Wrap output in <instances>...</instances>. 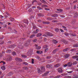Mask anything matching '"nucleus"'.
<instances>
[{
    "instance_id": "nucleus-1",
    "label": "nucleus",
    "mask_w": 78,
    "mask_h": 78,
    "mask_svg": "<svg viewBox=\"0 0 78 78\" xmlns=\"http://www.w3.org/2000/svg\"><path fill=\"white\" fill-rule=\"evenodd\" d=\"M11 60H12V57H11V56L9 55V57L7 59V61H10Z\"/></svg>"
},
{
    "instance_id": "nucleus-2",
    "label": "nucleus",
    "mask_w": 78,
    "mask_h": 78,
    "mask_svg": "<svg viewBox=\"0 0 78 78\" xmlns=\"http://www.w3.org/2000/svg\"><path fill=\"white\" fill-rule=\"evenodd\" d=\"M15 60L16 61H17V62H20V61H22V59H21L17 57L15 58Z\"/></svg>"
},
{
    "instance_id": "nucleus-3",
    "label": "nucleus",
    "mask_w": 78,
    "mask_h": 78,
    "mask_svg": "<svg viewBox=\"0 0 78 78\" xmlns=\"http://www.w3.org/2000/svg\"><path fill=\"white\" fill-rule=\"evenodd\" d=\"M42 23L43 24H44L46 25H48V24H50V22L48 21L45 22V21H43Z\"/></svg>"
},
{
    "instance_id": "nucleus-4",
    "label": "nucleus",
    "mask_w": 78,
    "mask_h": 78,
    "mask_svg": "<svg viewBox=\"0 0 78 78\" xmlns=\"http://www.w3.org/2000/svg\"><path fill=\"white\" fill-rule=\"evenodd\" d=\"M16 46L15 44H12L9 46V47L10 48H14L16 47Z\"/></svg>"
},
{
    "instance_id": "nucleus-5",
    "label": "nucleus",
    "mask_w": 78,
    "mask_h": 78,
    "mask_svg": "<svg viewBox=\"0 0 78 78\" xmlns=\"http://www.w3.org/2000/svg\"><path fill=\"white\" fill-rule=\"evenodd\" d=\"M16 72L15 71H13V72H10L8 74V76H11L12 75L14 74V72Z\"/></svg>"
},
{
    "instance_id": "nucleus-6",
    "label": "nucleus",
    "mask_w": 78,
    "mask_h": 78,
    "mask_svg": "<svg viewBox=\"0 0 78 78\" xmlns=\"http://www.w3.org/2000/svg\"><path fill=\"white\" fill-rule=\"evenodd\" d=\"M70 49V48H66L63 50V51L64 52H66V51H68Z\"/></svg>"
},
{
    "instance_id": "nucleus-7",
    "label": "nucleus",
    "mask_w": 78,
    "mask_h": 78,
    "mask_svg": "<svg viewBox=\"0 0 78 78\" xmlns=\"http://www.w3.org/2000/svg\"><path fill=\"white\" fill-rule=\"evenodd\" d=\"M58 72H59V73H62V69L61 68H58Z\"/></svg>"
},
{
    "instance_id": "nucleus-8",
    "label": "nucleus",
    "mask_w": 78,
    "mask_h": 78,
    "mask_svg": "<svg viewBox=\"0 0 78 78\" xmlns=\"http://www.w3.org/2000/svg\"><path fill=\"white\" fill-rule=\"evenodd\" d=\"M41 2L42 3H44V4H47V2L45 1V0H40Z\"/></svg>"
},
{
    "instance_id": "nucleus-9",
    "label": "nucleus",
    "mask_w": 78,
    "mask_h": 78,
    "mask_svg": "<svg viewBox=\"0 0 78 78\" xmlns=\"http://www.w3.org/2000/svg\"><path fill=\"white\" fill-rule=\"evenodd\" d=\"M70 56V55L69 54H66L64 56V58H66V59H67L69 58Z\"/></svg>"
},
{
    "instance_id": "nucleus-10",
    "label": "nucleus",
    "mask_w": 78,
    "mask_h": 78,
    "mask_svg": "<svg viewBox=\"0 0 78 78\" xmlns=\"http://www.w3.org/2000/svg\"><path fill=\"white\" fill-rule=\"evenodd\" d=\"M18 47L19 48H20V49H23V47L22 46V45L20 44H19L18 46Z\"/></svg>"
},
{
    "instance_id": "nucleus-11",
    "label": "nucleus",
    "mask_w": 78,
    "mask_h": 78,
    "mask_svg": "<svg viewBox=\"0 0 78 78\" xmlns=\"http://www.w3.org/2000/svg\"><path fill=\"white\" fill-rule=\"evenodd\" d=\"M48 73H49V72H47L46 73H44L43 74L42 76H47V75H48Z\"/></svg>"
},
{
    "instance_id": "nucleus-12",
    "label": "nucleus",
    "mask_w": 78,
    "mask_h": 78,
    "mask_svg": "<svg viewBox=\"0 0 78 78\" xmlns=\"http://www.w3.org/2000/svg\"><path fill=\"white\" fill-rule=\"evenodd\" d=\"M47 68H49V69H51L52 68V65H48L46 66Z\"/></svg>"
},
{
    "instance_id": "nucleus-13",
    "label": "nucleus",
    "mask_w": 78,
    "mask_h": 78,
    "mask_svg": "<svg viewBox=\"0 0 78 78\" xmlns=\"http://www.w3.org/2000/svg\"><path fill=\"white\" fill-rule=\"evenodd\" d=\"M73 32H72V33L70 34V36H74V37H75L76 36V34H73Z\"/></svg>"
},
{
    "instance_id": "nucleus-14",
    "label": "nucleus",
    "mask_w": 78,
    "mask_h": 78,
    "mask_svg": "<svg viewBox=\"0 0 78 78\" xmlns=\"http://www.w3.org/2000/svg\"><path fill=\"white\" fill-rule=\"evenodd\" d=\"M28 20H24L23 21V23H26V24H28Z\"/></svg>"
},
{
    "instance_id": "nucleus-15",
    "label": "nucleus",
    "mask_w": 78,
    "mask_h": 78,
    "mask_svg": "<svg viewBox=\"0 0 78 78\" xmlns=\"http://www.w3.org/2000/svg\"><path fill=\"white\" fill-rule=\"evenodd\" d=\"M67 64L68 67H70L72 66V64L70 62H69Z\"/></svg>"
},
{
    "instance_id": "nucleus-16",
    "label": "nucleus",
    "mask_w": 78,
    "mask_h": 78,
    "mask_svg": "<svg viewBox=\"0 0 78 78\" xmlns=\"http://www.w3.org/2000/svg\"><path fill=\"white\" fill-rule=\"evenodd\" d=\"M41 71L44 72H45V68L43 66L41 67Z\"/></svg>"
},
{
    "instance_id": "nucleus-17",
    "label": "nucleus",
    "mask_w": 78,
    "mask_h": 78,
    "mask_svg": "<svg viewBox=\"0 0 78 78\" xmlns=\"http://www.w3.org/2000/svg\"><path fill=\"white\" fill-rule=\"evenodd\" d=\"M35 36H36V34H32L30 36L29 38H33L34 37H35Z\"/></svg>"
},
{
    "instance_id": "nucleus-18",
    "label": "nucleus",
    "mask_w": 78,
    "mask_h": 78,
    "mask_svg": "<svg viewBox=\"0 0 78 78\" xmlns=\"http://www.w3.org/2000/svg\"><path fill=\"white\" fill-rule=\"evenodd\" d=\"M48 35L50 36H53V34L50 32H48Z\"/></svg>"
},
{
    "instance_id": "nucleus-19",
    "label": "nucleus",
    "mask_w": 78,
    "mask_h": 78,
    "mask_svg": "<svg viewBox=\"0 0 78 78\" xmlns=\"http://www.w3.org/2000/svg\"><path fill=\"white\" fill-rule=\"evenodd\" d=\"M63 43H64V44H68V41L65 40H63Z\"/></svg>"
},
{
    "instance_id": "nucleus-20",
    "label": "nucleus",
    "mask_w": 78,
    "mask_h": 78,
    "mask_svg": "<svg viewBox=\"0 0 78 78\" xmlns=\"http://www.w3.org/2000/svg\"><path fill=\"white\" fill-rule=\"evenodd\" d=\"M58 49H55L53 51V53H55L56 52H57V51H58Z\"/></svg>"
},
{
    "instance_id": "nucleus-21",
    "label": "nucleus",
    "mask_w": 78,
    "mask_h": 78,
    "mask_svg": "<svg viewBox=\"0 0 78 78\" xmlns=\"http://www.w3.org/2000/svg\"><path fill=\"white\" fill-rule=\"evenodd\" d=\"M31 54H32V52H31V51L28 52L27 53V55H28L29 56H31Z\"/></svg>"
},
{
    "instance_id": "nucleus-22",
    "label": "nucleus",
    "mask_w": 78,
    "mask_h": 78,
    "mask_svg": "<svg viewBox=\"0 0 78 78\" xmlns=\"http://www.w3.org/2000/svg\"><path fill=\"white\" fill-rule=\"evenodd\" d=\"M73 47H78V44H73Z\"/></svg>"
},
{
    "instance_id": "nucleus-23",
    "label": "nucleus",
    "mask_w": 78,
    "mask_h": 78,
    "mask_svg": "<svg viewBox=\"0 0 78 78\" xmlns=\"http://www.w3.org/2000/svg\"><path fill=\"white\" fill-rule=\"evenodd\" d=\"M9 19L11 22H12V21H14V19L12 17L9 18Z\"/></svg>"
},
{
    "instance_id": "nucleus-24",
    "label": "nucleus",
    "mask_w": 78,
    "mask_h": 78,
    "mask_svg": "<svg viewBox=\"0 0 78 78\" xmlns=\"http://www.w3.org/2000/svg\"><path fill=\"white\" fill-rule=\"evenodd\" d=\"M59 66H60V65L59 64H56L54 66V67H59Z\"/></svg>"
},
{
    "instance_id": "nucleus-25",
    "label": "nucleus",
    "mask_w": 78,
    "mask_h": 78,
    "mask_svg": "<svg viewBox=\"0 0 78 78\" xmlns=\"http://www.w3.org/2000/svg\"><path fill=\"white\" fill-rule=\"evenodd\" d=\"M72 58L73 59H76V58H78V55L74 56H73Z\"/></svg>"
},
{
    "instance_id": "nucleus-26",
    "label": "nucleus",
    "mask_w": 78,
    "mask_h": 78,
    "mask_svg": "<svg viewBox=\"0 0 78 78\" xmlns=\"http://www.w3.org/2000/svg\"><path fill=\"white\" fill-rule=\"evenodd\" d=\"M52 42L54 43V44H57V43H58L57 41L55 40H53Z\"/></svg>"
},
{
    "instance_id": "nucleus-27",
    "label": "nucleus",
    "mask_w": 78,
    "mask_h": 78,
    "mask_svg": "<svg viewBox=\"0 0 78 78\" xmlns=\"http://www.w3.org/2000/svg\"><path fill=\"white\" fill-rule=\"evenodd\" d=\"M37 37H39V36H42V34L41 33H39L38 34H37Z\"/></svg>"
},
{
    "instance_id": "nucleus-28",
    "label": "nucleus",
    "mask_w": 78,
    "mask_h": 78,
    "mask_svg": "<svg viewBox=\"0 0 78 78\" xmlns=\"http://www.w3.org/2000/svg\"><path fill=\"white\" fill-rule=\"evenodd\" d=\"M75 17H76L78 16V13L77 12H75L74 14Z\"/></svg>"
},
{
    "instance_id": "nucleus-29",
    "label": "nucleus",
    "mask_w": 78,
    "mask_h": 78,
    "mask_svg": "<svg viewBox=\"0 0 78 78\" xmlns=\"http://www.w3.org/2000/svg\"><path fill=\"white\" fill-rule=\"evenodd\" d=\"M51 17H58V15H57V14L52 15V16H51Z\"/></svg>"
},
{
    "instance_id": "nucleus-30",
    "label": "nucleus",
    "mask_w": 78,
    "mask_h": 78,
    "mask_svg": "<svg viewBox=\"0 0 78 78\" xmlns=\"http://www.w3.org/2000/svg\"><path fill=\"white\" fill-rule=\"evenodd\" d=\"M59 29L56 28V29H55V32H56V33H58V32H59Z\"/></svg>"
},
{
    "instance_id": "nucleus-31",
    "label": "nucleus",
    "mask_w": 78,
    "mask_h": 78,
    "mask_svg": "<svg viewBox=\"0 0 78 78\" xmlns=\"http://www.w3.org/2000/svg\"><path fill=\"white\" fill-rule=\"evenodd\" d=\"M72 23H75L76 22V20L74 19L72 20Z\"/></svg>"
},
{
    "instance_id": "nucleus-32",
    "label": "nucleus",
    "mask_w": 78,
    "mask_h": 78,
    "mask_svg": "<svg viewBox=\"0 0 78 78\" xmlns=\"http://www.w3.org/2000/svg\"><path fill=\"white\" fill-rule=\"evenodd\" d=\"M7 53L9 54L11 53V50H7Z\"/></svg>"
},
{
    "instance_id": "nucleus-33",
    "label": "nucleus",
    "mask_w": 78,
    "mask_h": 78,
    "mask_svg": "<svg viewBox=\"0 0 78 78\" xmlns=\"http://www.w3.org/2000/svg\"><path fill=\"white\" fill-rule=\"evenodd\" d=\"M25 39H26L25 38H20V41H24V40H25Z\"/></svg>"
},
{
    "instance_id": "nucleus-34",
    "label": "nucleus",
    "mask_w": 78,
    "mask_h": 78,
    "mask_svg": "<svg viewBox=\"0 0 78 78\" xmlns=\"http://www.w3.org/2000/svg\"><path fill=\"white\" fill-rule=\"evenodd\" d=\"M41 7L42 8H46V7H47V5H43L41 6Z\"/></svg>"
},
{
    "instance_id": "nucleus-35",
    "label": "nucleus",
    "mask_w": 78,
    "mask_h": 78,
    "mask_svg": "<svg viewBox=\"0 0 78 78\" xmlns=\"http://www.w3.org/2000/svg\"><path fill=\"white\" fill-rule=\"evenodd\" d=\"M57 11H60V12H62L63 11V10L61 9H57Z\"/></svg>"
},
{
    "instance_id": "nucleus-36",
    "label": "nucleus",
    "mask_w": 78,
    "mask_h": 78,
    "mask_svg": "<svg viewBox=\"0 0 78 78\" xmlns=\"http://www.w3.org/2000/svg\"><path fill=\"white\" fill-rule=\"evenodd\" d=\"M48 48H47L46 49H44V52L46 53V52H47V51H48Z\"/></svg>"
},
{
    "instance_id": "nucleus-37",
    "label": "nucleus",
    "mask_w": 78,
    "mask_h": 78,
    "mask_svg": "<svg viewBox=\"0 0 78 78\" xmlns=\"http://www.w3.org/2000/svg\"><path fill=\"white\" fill-rule=\"evenodd\" d=\"M1 69L2 70H5V66H3L1 67Z\"/></svg>"
},
{
    "instance_id": "nucleus-38",
    "label": "nucleus",
    "mask_w": 78,
    "mask_h": 78,
    "mask_svg": "<svg viewBox=\"0 0 78 78\" xmlns=\"http://www.w3.org/2000/svg\"><path fill=\"white\" fill-rule=\"evenodd\" d=\"M38 16H39L40 17H42V16H43L42 14H41V13H39V14H38Z\"/></svg>"
},
{
    "instance_id": "nucleus-39",
    "label": "nucleus",
    "mask_w": 78,
    "mask_h": 78,
    "mask_svg": "<svg viewBox=\"0 0 78 78\" xmlns=\"http://www.w3.org/2000/svg\"><path fill=\"white\" fill-rule=\"evenodd\" d=\"M36 46V47H37V49H41V46H39L38 47L37 45V44H35Z\"/></svg>"
},
{
    "instance_id": "nucleus-40",
    "label": "nucleus",
    "mask_w": 78,
    "mask_h": 78,
    "mask_svg": "<svg viewBox=\"0 0 78 78\" xmlns=\"http://www.w3.org/2000/svg\"><path fill=\"white\" fill-rule=\"evenodd\" d=\"M37 31H39V30L38 29H36V31L34 32V34H36L37 33H38Z\"/></svg>"
},
{
    "instance_id": "nucleus-41",
    "label": "nucleus",
    "mask_w": 78,
    "mask_h": 78,
    "mask_svg": "<svg viewBox=\"0 0 78 78\" xmlns=\"http://www.w3.org/2000/svg\"><path fill=\"white\" fill-rule=\"evenodd\" d=\"M65 35L66 36H69V34L67 32L65 33Z\"/></svg>"
},
{
    "instance_id": "nucleus-42",
    "label": "nucleus",
    "mask_w": 78,
    "mask_h": 78,
    "mask_svg": "<svg viewBox=\"0 0 78 78\" xmlns=\"http://www.w3.org/2000/svg\"><path fill=\"white\" fill-rule=\"evenodd\" d=\"M71 51H72V52H73V51H75L76 50L75 49H72L71 50Z\"/></svg>"
},
{
    "instance_id": "nucleus-43",
    "label": "nucleus",
    "mask_w": 78,
    "mask_h": 78,
    "mask_svg": "<svg viewBox=\"0 0 78 78\" xmlns=\"http://www.w3.org/2000/svg\"><path fill=\"white\" fill-rule=\"evenodd\" d=\"M67 73H73V71H67Z\"/></svg>"
},
{
    "instance_id": "nucleus-44",
    "label": "nucleus",
    "mask_w": 78,
    "mask_h": 78,
    "mask_svg": "<svg viewBox=\"0 0 78 78\" xmlns=\"http://www.w3.org/2000/svg\"><path fill=\"white\" fill-rule=\"evenodd\" d=\"M33 29H37V27L35 26H33Z\"/></svg>"
},
{
    "instance_id": "nucleus-45",
    "label": "nucleus",
    "mask_w": 78,
    "mask_h": 78,
    "mask_svg": "<svg viewBox=\"0 0 78 78\" xmlns=\"http://www.w3.org/2000/svg\"><path fill=\"white\" fill-rule=\"evenodd\" d=\"M41 69H38V73H41Z\"/></svg>"
},
{
    "instance_id": "nucleus-46",
    "label": "nucleus",
    "mask_w": 78,
    "mask_h": 78,
    "mask_svg": "<svg viewBox=\"0 0 78 78\" xmlns=\"http://www.w3.org/2000/svg\"><path fill=\"white\" fill-rule=\"evenodd\" d=\"M23 70H28V68L27 67H23Z\"/></svg>"
},
{
    "instance_id": "nucleus-47",
    "label": "nucleus",
    "mask_w": 78,
    "mask_h": 78,
    "mask_svg": "<svg viewBox=\"0 0 78 78\" xmlns=\"http://www.w3.org/2000/svg\"><path fill=\"white\" fill-rule=\"evenodd\" d=\"M16 52L15 51H14L12 52V55H16Z\"/></svg>"
},
{
    "instance_id": "nucleus-48",
    "label": "nucleus",
    "mask_w": 78,
    "mask_h": 78,
    "mask_svg": "<svg viewBox=\"0 0 78 78\" xmlns=\"http://www.w3.org/2000/svg\"><path fill=\"white\" fill-rule=\"evenodd\" d=\"M67 66H68V65L67 64H67H65V65L64 64L63 65V67H67Z\"/></svg>"
},
{
    "instance_id": "nucleus-49",
    "label": "nucleus",
    "mask_w": 78,
    "mask_h": 78,
    "mask_svg": "<svg viewBox=\"0 0 78 78\" xmlns=\"http://www.w3.org/2000/svg\"><path fill=\"white\" fill-rule=\"evenodd\" d=\"M37 41V40L36 39H35L33 41V42H36Z\"/></svg>"
},
{
    "instance_id": "nucleus-50",
    "label": "nucleus",
    "mask_w": 78,
    "mask_h": 78,
    "mask_svg": "<svg viewBox=\"0 0 78 78\" xmlns=\"http://www.w3.org/2000/svg\"><path fill=\"white\" fill-rule=\"evenodd\" d=\"M23 64H24V65H26L27 66V65H28V63L27 62H23Z\"/></svg>"
},
{
    "instance_id": "nucleus-51",
    "label": "nucleus",
    "mask_w": 78,
    "mask_h": 78,
    "mask_svg": "<svg viewBox=\"0 0 78 78\" xmlns=\"http://www.w3.org/2000/svg\"><path fill=\"white\" fill-rule=\"evenodd\" d=\"M51 57L50 56H48L46 57V59H50Z\"/></svg>"
},
{
    "instance_id": "nucleus-52",
    "label": "nucleus",
    "mask_w": 78,
    "mask_h": 78,
    "mask_svg": "<svg viewBox=\"0 0 78 78\" xmlns=\"http://www.w3.org/2000/svg\"><path fill=\"white\" fill-rule=\"evenodd\" d=\"M5 13L8 16H10V14L8 12H5Z\"/></svg>"
},
{
    "instance_id": "nucleus-53",
    "label": "nucleus",
    "mask_w": 78,
    "mask_h": 78,
    "mask_svg": "<svg viewBox=\"0 0 78 78\" xmlns=\"http://www.w3.org/2000/svg\"><path fill=\"white\" fill-rule=\"evenodd\" d=\"M4 16L5 17V18H6V19H7V18H8V17H8V16H7V15H4Z\"/></svg>"
},
{
    "instance_id": "nucleus-54",
    "label": "nucleus",
    "mask_w": 78,
    "mask_h": 78,
    "mask_svg": "<svg viewBox=\"0 0 78 78\" xmlns=\"http://www.w3.org/2000/svg\"><path fill=\"white\" fill-rule=\"evenodd\" d=\"M38 5V6H41V5H42V3L40 2V3H38L37 4Z\"/></svg>"
},
{
    "instance_id": "nucleus-55",
    "label": "nucleus",
    "mask_w": 78,
    "mask_h": 78,
    "mask_svg": "<svg viewBox=\"0 0 78 78\" xmlns=\"http://www.w3.org/2000/svg\"><path fill=\"white\" fill-rule=\"evenodd\" d=\"M52 22L55 23V22H58V21L56 20H54L52 21Z\"/></svg>"
},
{
    "instance_id": "nucleus-56",
    "label": "nucleus",
    "mask_w": 78,
    "mask_h": 78,
    "mask_svg": "<svg viewBox=\"0 0 78 78\" xmlns=\"http://www.w3.org/2000/svg\"><path fill=\"white\" fill-rule=\"evenodd\" d=\"M42 36L43 37H47V34H43Z\"/></svg>"
},
{
    "instance_id": "nucleus-57",
    "label": "nucleus",
    "mask_w": 78,
    "mask_h": 78,
    "mask_svg": "<svg viewBox=\"0 0 78 78\" xmlns=\"http://www.w3.org/2000/svg\"><path fill=\"white\" fill-rule=\"evenodd\" d=\"M77 64V62H74L73 63V65H75V64Z\"/></svg>"
},
{
    "instance_id": "nucleus-58",
    "label": "nucleus",
    "mask_w": 78,
    "mask_h": 78,
    "mask_svg": "<svg viewBox=\"0 0 78 78\" xmlns=\"http://www.w3.org/2000/svg\"><path fill=\"white\" fill-rule=\"evenodd\" d=\"M47 19L48 20H52V19H51L50 18H48Z\"/></svg>"
},
{
    "instance_id": "nucleus-59",
    "label": "nucleus",
    "mask_w": 78,
    "mask_h": 78,
    "mask_svg": "<svg viewBox=\"0 0 78 78\" xmlns=\"http://www.w3.org/2000/svg\"><path fill=\"white\" fill-rule=\"evenodd\" d=\"M36 8V7L35 6H33L32 7V9H35Z\"/></svg>"
},
{
    "instance_id": "nucleus-60",
    "label": "nucleus",
    "mask_w": 78,
    "mask_h": 78,
    "mask_svg": "<svg viewBox=\"0 0 78 78\" xmlns=\"http://www.w3.org/2000/svg\"><path fill=\"white\" fill-rule=\"evenodd\" d=\"M44 9L45 10H46V11H49L50 10V9L47 8Z\"/></svg>"
},
{
    "instance_id": "nucleus-61",
    "label": "nucleus",
    "mask_w": 78,
    "mask_h": 78,
    "mask_svg": "<svg viewBox=\"0 0 78 78\" xmlns=\"http://www.w3.org/2000/svg\"><path fill=\"white\" fill-rule=\"evenodd\" d=\"M2 62L3 63V64H5V62H4V61H1L0 62V63H2Z\"/></svg>"
},
{
    "instance_id": "nucleus-62",
    "label": "nucleus",
    "mask_w": 78,
    "mask_h": 78,
    "mask_svg": "<svg viewBox=\"0 0 78 78\" xmlns=\"http://www.w3.org/2000/svg\"><path fill=\"white\" fill-rule=\"evenodd\" d=\"M60 31L61 32H62V33H63L64 32V30H62V29H60Z\"/></svg>"
},
{
    "instance_id": "nucleus-63",
    "label": "nucleus",
    "mask_w": 78,
    "mask_h": 78,
    "mask_svg": "<svg viewBox=\"0 0 78 78\" xmlns=\"http://www.w3.org/2000/svg\"><path fill=\"white\" fill-rule=\"evenodd\" d=\"M37 52L38 54H40V51H37Z\"/></svg>"
},
{
    "instance_id": "nucleus-64",
    "label": "nucleus",
    "mask_w": 78,
    "mask_h": 78,
    "mask_svg": "<svg viewBox=\"0 0 78 78\" xmlns=\"http://www.w3.org/2000/svg\"><path fill=\"white\" fill-rule=\"evenodd\" d=\"M22 56L23 58H27V56L26 55H22Z\"/></svg>"
}]
</instances>
